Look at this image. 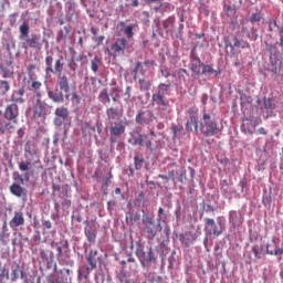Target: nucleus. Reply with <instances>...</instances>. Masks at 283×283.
<instances>
[{"label":"nucleus","instance_id":"59","mask_svg":"<svg viewBox=\"0 0 283 283\" xmlns=\"http://www.w3.org/2000/svg\"><path fill=\"white\" fill-rule=\"evenodd\" d=\"M170 178V180H176V170H171L168 172V179Z\"/></svg>","mask_w":283,"mask_h":283},{"label":"nucleus","instance_id":"34","mask_svg":"<svg viewBox=\"0 0 283 283\" xmlns=\"http://www.w3.org/2000/svg\"><path fill=\"white\" fill-rule=\"evenodd\" d=\"M71 103L75 107H78V105H81V95L78 93H76V92H73L71 94Z\"/></svg>","mask_w":283,"mask_h":283},{"label":"nucleus","instance_id":"51","mask_svg":"<svg viewBox=\"0 0 283 283\" xmlns=\"http://www.w3.org/2000/svg\"><path fill=\"white\" fill-rule=\"evenodd\" d=\"M143 65L146 67H154V65H156V62L154 60H146Z\"/></svg>","mask_w":283,"mask_h":283},{"label":"nucleus","instance_id":"20","mask_svg":"<svg viewBox=\"0 0 283 283\" xmlns=\"http://www.w3.org/2000/svg\"><path fill=\"white\" fill-rule=\"evenodd\" d=\"M57 85L61 92L67 94V92H70V80L67 78V75H60L57 77Z\"/></svg>","mask_w":283,"mask_h":283},{"label":"nucleus","instance_id":"45","mask_svg":"<svg viewBox=\"0 0 283 283\" xmlns=\"http://www.w3.org/2000/svg\"><path fill=\"white\" fill-rule=\"evenodd\" d=\"M20 171H28L30 169V161H21L19 164Z\"/></svg>","mask_w":283,"mask_h":283},{"label":"nucleus","instance_id":"64","mask_svg":"<svg viewBox=\"0 0 283 283\" xmlns=\"http://www.w3.org/2000/svg\"><path fill=\"white\" fill-rule=\"evenodd\" d=\"M120 283H138L132 279H125V280H122Z\"/></svg>","mask_w":283,"mask_h":283},{"label":"nucleus","instance_id":"33","mask_svg":"<svg viewBox=\"0 0 283 283\" xmlns=\"http://www.w3.org/2000/svg\"><path fill=\"white\" fill-rule=\"evenodd\" d=\"M142 147H146V149H151V139L149 136L145 134H140Z\"/></svg>","mask_w":283,"mask_h":283},{"label":"nucleus","instance_id":"14","mask_svg":"<svg viewBox=\"0 0 283 283\" xmlns=\"http://www.w3.org/2000/svg\"><path fill=\"white\" fill-rule=\"evenodd\" d=\"M151 98L153 103H155V105H158V107H160L164 112L165 109H167V107H169V102L163 93L156 92L153 94Z\"/></svg>","mask_w":283,"mask_h":283},{"label":"nucleus","instance_id":"1","mask_svg":"<svg viewBox=\"0 0 283 283\" xmlns=\"http://www.w3.org/2000/svg\"><path fill=\"white\" fill-rule=\"evenodd\" d=\"M19 41H22L21 49L22 50H43V42L41 41V34H31L30 36V24L28 22H23L19 27Z\"/></svg>","mask_w":283,"mask_h":283},{"label":"nucleus","instance_id":"58","mask_svg":"<svg viewBox=\"0 0 283 283\" xmlns=\"http://www.w3.org/2000/svg\"><path fill=\"white\" fill-rule=\"evenodd\" d=\"M125 96H127V98H132V86L126 87Z\"/></svg>","mask_w":283,"mask_h":283},{"label":"nucleus","instance_id":"30","mask_svg":"<svg viewBox=\"0 0 283 283\" xmlns=\"http://www.w3.org/2000/svg\"><path fill=\"white\" fill-rule=\"evenodd\" d=\"M53 63H54V57L52 55H46L45 56L46 73L51 72V74H54V67L52 66Z\"/></svg>","mask_w":283,"mask_h":283},{"label":"nucleus","instance_id":"18","mask_svg":"<svg viewBox=\"0 0 283 283\" xmlns=\"http://www.w3.org/2000/svg\"><path fill=\"white\" fill-rule=\"evenodd\" d=\"M28 90L29 92H33V94H35V96H38V98H41V87H43V84L40 82V81H36V80H29L28 81Z\"/></svg>","mask_w":283,"mask_h":283},{"label":"nucleus","instance_id":"27","mask_svg":"<svg viewBox=\"0 0 283 283\" xmlns=\"http://www.w3.org/2000/svg\"><path fill=\"white\" fill-rule=\"evenodd\" d=\"M98 98L103 105H107V103H112V99L109 98V92L107 88H103L98 95Z\"/></svg>","mask_w":283,"mask_h":283},{"label":"nucleus","instance_id":"24","mask_svg":"<svg viewBox=\"0 0 283 283\" xmlns=\"http://www.w3.org/2000/svg\"><path fill=\"white\" fill-rule=\"evenodd\" d=\"M48 96L51 101H53V103H63L65 101L63 92L54 93V91H49Z\"/></svg>","mask_w":283,"mask_h":283},{"label":"nucleus","instance_id":"39","mask_svg":"<svg viewBox=\"0 0 283 283\" xmlns=\"http://www.w3.org/2000/svg\"><path fill=\"white\" fill-rule=\"evenodd\" d=\"M124 34H126L127 39H132L134 36V27L133 25H127L124 29Z\"/></svg>","mask_w":283,"mask_h":283},{"label":"nucleus","instance_id":"47","mask_svg":"<svg viewBox=\"0 0 283 283\" xmlns=\"http://www.w3.org/2000/svg\"><path fill=\"white\" fill-rule=\"evenodd\" d=\"M262 15L260 13H253L250 18L251 23H258L261 21Z\"/></svg>","mask_w":283,"mask_h":283},{"label":"nucleus","instance_id":"42","mask_svg":"<svg viewBox=\"0 0 283 283\" xmlns=\"http://www.w3.org/2000/svg\"><path fill=\"white\" fill-rule=\"evenodd\" d=\"M252 253H253L254 258H256V260H260L262 258V253L260 252L259 245L252 247Z\"/></svg>","mask_w":283,"mask_h":283},{"label":"nucleus","instance_id":"8","mask_svg":"<svg viewBox=\"0 0 283 283\" xmlns=\"http://www.w3.org/2000/svg\"><path fill=\"white\" fill-rule=\"evenodd\" d=\"M135 120L137 125H149L150 123H154L156 120V116H154V112L150 109L140 111L136 117Z\"/></svg>","mask_w":283,"mask_h":283},{"label":"nucleus","instance_id":"5","mask_svg":"<svg viewBox=\"0 0 283 283\" xmlns=\"http://www.w3.org/2000/svg\"><path fill=\"white\" fill-rule=\"evenodd\" d=\"M188 114L190 118L186 123V130L187 132H200V126H198V111L196 108H189Z\"/></svg>","mask_w":283,"mask_h":283},{"label":"nucleus","instance_id":"57","mask_svg":"<svg viewBox=\"0 0 283 283\" xmlns=\"http://www.w3.org/2000/svg\"><path fill=\"white\" fill-rule=\"evenodd\" d=\"M11 277L12 280H17V277H19V269L12 270Z\"/></svg>","mask_w":283,"mask_h":283},{"label":"nucleus","instance_id":"54","mask_svg":"<svg viewBox=\"0 0 283 283\" xmlns=\"http://www.w3.org/2000/svg\"><path fill=\"white\" fill-rule=\"evenodd\" d=\"M116 138H120V136L111 135V137H109V143H111L112 145H115V143H118V139H116Z\"/></svg>","mask_w":283,"mask_h":283},{"label":"nucleus","instance_id":"25","mask_svg":"<svg viewBox=\"0 0 283 283\" xmlns=\"http://www.w3.org/2000/svg\"><path fill=\"white\" fill-rule=\"evenodd\" d=\"M136 222H140V212H136L134 214H126V224H128L129 227H134Z\"/></svg>","mask_w":283,"mask_h":283},{"label":"nucleus","instance_id":"21","mask_svg":"<svg viewBox=\"0 0 283 283\" xmlns=\"http://www.w3.org/2000/svg\"><path fill=\"white\" fill-rule=\"evenodd\" d=\"M9 189L12 196H15L17 198H21L27 193L25 188L21 187L19 184L11 185Z\"/></svg>","mask_w":283,"mask_h":283},{"label":"nucleus","instance_id":"56","mask_svg":"<svg viewBox=\"0 0 283 283\" xmlns=\"http://www.w3.org/2000/svg\"><path fill=\"white\" fill-rule=\"evenodd\" d=\"M158 218H159V220H163L164 218H166L165 217V209H163V208L158 209Z\"/></svg>","mask_w":283,"mask_h":283},{"label":"nucleus","instance_id":"38","mask_svg":"<svg viewBox=\"0 0 283 283\" xmlns=\"http://www.w3.org/2000/svg\"><path fill=\"white\" fill-rule=\"evenodd\" d=\"M128 143L130 145H133L134 147H136L137 145H139V147H142L140 134H138L137 137H133V138L128 139Z\"/></svg>","mask_w":283,"mask_h":283},{"label":"nucleus","instance_id":"31","mask_svg":"<svg viewBox=\"0 0 283 283\" xmlns=\"http://www.w3.org/2000/svg\"><path fill=\"white\" fill-rule=\"evenodd\" d=\"M101 65H103V60H101V57L98 56H95L91 62L92 72L94 73L98 72V67H101Z\"/></svg>","mask_w":283,"mask_h":283},{"label":"nucleus","instance_id":"2","mask_svg":"<svg viewBox=\"0 0 283 283\" xmlns=\"http://www.w3.org/2000/svg\"><path fill=\"white\" fill-rule=\"evenodd\" d=\"M199 132L203 136H216V134L220 133V127H218V120L203 111L202 119L199 124Z\"/></svg>","mask_w":283,"mask_h":283},{"label":"nucleus","instance_id":"12","mask_svg":"<svg viewBox=\"0 0 283 283\" xmlns=\"http://www.w3.org/2000/svg\"><path fill=\"white\" fill-rule=\"evenodd\" d=\"M275 109V99L266 98L263 99V106H261V112L264 118L273 116V111Z\"/></svg>","mask_w":283,"mask_h":283},{"label":"nucleus","instance_id":"53","mask_svg":"<svg viewBox=\"0 0 283 283\" xmlns=\"http://www.w3.org/2000/svg\"><path fill=\"white\" fill-rule=\"evenodd\" d=\"M69 67L70 70H72V72H76V62H74V60H72L70 63H69Z\"/></svg>","mask_w":283,"mask_h":283},{"label":"nucleus","instance_id":"4","mask_svg":"<svg viewBox=\"0 0 283 283\" xmlns=\"http://www.w3.org/2000/svg\"><path fill=\"white\" fill-rule=\"evenodd\" d=\"M136 255L142 264H149V262H156V256L151 247L148 248V251L146 252L143 249V245H138L136 250Z\"/></svg>","mask_w":283,"mask_h":283},{"label":"nucleus","instance_id":"17","mask_svg":"<svg viewBox=\"0 0 283 283\" xmlns=\"http://www.w3.org/2000/svg\"><path fill=\"white\" fill-rule=\"evenodd\" d=\"M109 134L111 136H123L125 134V124L123 122H112Z\"/></svg>","mask_w":283,"mask_h":283},{"label":"nucleus","instance_id":"49","mask_svg":"<svg viewBox=\"0 0 283 283\" xmlns=\"http://www.w3.org/2000/svg\"><path fill=\"white\" fill-rule=\"evenodd\" d=\"M182 126H172L171 127V132L174 134V136H178V134H180V132H182Z\"/></svg>","mask_w":283,"mask_h":283},{"label":"nucleus","instance_id":"19","mask_svg":"<svg viewBox=\"0 0 283 283\" xmlns=\"http://www.w3.org/2000/svg\"><path fill=\"white\" fill-rule=\"evenodd\" d=\"M25 94V88L21 87L18 91H14L11 95V103L17 105H23L25 103V99H23V95Z\"/></svg>","mask_w":283,"mask_h":283},{"label":"nucleus","instance_id":"7","mask_svg":"<svg viewBox=\"0 0 283 283\" xmlns=\"http://www.w3.org/2000/svg\"><path fill=\"white\" fill-rule=\"evenodd\" d=\"M3 116L7 120H12L15 125L19 124V105L8 104L4 108Z\"/></svg>","mask_w":283,"mask_h":283},{"label":"nucleus","instance_id":"40","mask_svg":"<svg viewBox=\"0 0 283 283\" xmlns=\"http://www.w3.org/2000/svg\"><path fill=\"white\" fill-rule=\"evenodd\" d=\"M229 46L233 50L235 48H240V40L237 36H233L229 42Z\"/></svg>","mask_w":283,"mask_h":283},{"label":"nucleus","instance_id":"9","mask_svg":"<svg viewBox=\"0 0 283 283\" xmlns=\"http://www.w3.org/2000/svg\"><path fill=\"white\" fill-rule=\"evenodd\" d=\"M0 74L2 75V78H12V76H14L12 59L3 60L0 62Z\"/></svg>","mask_w":283,"mask_h":283},{"label":"nucleus","instance_id":"43","mask_svg":"<svg viewBox=\"0 0 283 283\" xmlns=\"http://www.w3.org/2000/svg\"><path fill=\"white\" fill-rule=\"evenodd\" d=\"M202 74H216V70L211 65H203Z\"/></svg>","mask_w":283,"mask_h":283},{"label":"nucleus","instance_id":"6","mask_svg":"<svg viewBox=\"0 0 283 283\" xmlns=\"http://www.w3.org/2000/svg\"><path fill=\"white\" fill-rule=\"evenodd\" d=\"M268 255H283V248H280V239L273 237L265 244Z\"/></svg>","mask_w":283,"mask_h":283},{"label":"nucleus","instance_id":"62","mask_svg":"<svg viewBox=\"0 0 283 283\" xmlns=\"http://www.w3.org/2000/svg\"><path fill=\"white\" fill-rule=\"evenodd\" d=\"M207 101H209V96L207 94H203L201 96V103H203V105H207Z\"/></svg>","mask_w":283,"mask_h":283},{"label":"nucleus","instance_id":"36","mask_svg":"<svg viewBox=\"0 0 283 283\" xmlns=\"http://www.w3.org/2000/svg\"><path fill=\"white\" fill-rule=\"evenodd\" d=\"M170 87H171V82H168V83H160L159 85H158V92H160V94H163L164 92H169V90H170Z\"/></svg>","mask_w":283,"mask_h":283},{"label":"nucleus","instance_id":"55","mask_svg":"<svg viewBox=\"0 0 283 283\" xmlns=\"http://www.w3.org/2000/svg\"><path fill=\"white\" fill-rule=\"evenodd\" d=\"M40 258H42V260H45L46 262L48 260H50V258L48 256V252H45L44 250L40 252Z\"/></svg>","mask_w":283,"mask_h":283},{"label":"nucleus","instance_id":"10","mask_svg":"<svg viewBox=\"0 0 283 283\" xmlns=\"http://www.w3.org/2000/svg\"><path fill=\"white\" fill-rule=\"evenodd\" d=\"M125 50H127V39L125 38L117 39L115 43L111 45L113 56H120V54H125Z\"/></svg>","mask_w":283,"mask_h":283},{"label":"nucleus","instance_id":"48","mask_svg":"<svg viewBox=\"0 0 283 283\" xmlns=\"http://www.w3.org/2000/svg\"><path fill=\"white\" fill-rule=\"evenodd\" d=\"M275 28H277V21H275L274 19L269 21V30L270 32H273L275 30Z\"/></svg>","mask_w":283,"mask_h":283},{"label":"nucleus","instance_id":"11","mask_svg":"<svg viewBox=\"0 0 283 283\" xmlns=\"http://www.w3.org/2000/svg\"><path fill=\"white\" fill-rule=\"evenodd\" d=\"M205 231L207 235H222V230L218 229V224L213 219H205Z\"/></svg>","mask_w":283,"mask_h":283},{"label":"nucleus","instance_id":"3","mask_svg":"<svg viewBox=\"0 0 283 283\" xmlns=\"http://www.w3.org/2000/svg\"><path fill=\"white\" fill-rule=\"evenodd\" d=\"M142 222L144 224L143 231L148 238V240H154L158 231H163V226L160 221L156 224V220L154 217H149L148 214H144Z\"/></svg>","mask_w":283,"mask_h":283},{"label":"nucleus","instance_id":"50","mask_svg":"<svg viewBox=\"0 0 283 283\" xmlns=\"http://www.w3.org/2000/svg\"><path fill=\"white\" fill-rule=\"evenodd\" d=\"M64 120H65V119H62V117L56 116V117L54 118L53 123H54V125H56V127H61V126H63V122H64Z\"/></svg>","mask_w":283,"mask_h":283},{"label":"nucleus","instance_id":"35","mask_svg":"<svg viewBox=\"0 0 283 283\" xmlns=\"http://www.w3.org/2000/svg\"><path fill=\"white\" fill-rule=\"evenodd\" d=\"M63 72V62L61 60H56L53 69V74H61Z\"/></svg>","mask_w":283,"mask_h":283},{"label":"nucleus","instance_id":"63","mask_svg":"<svg viewBox=\"0 0 283 283\" xmlns=\"http://www.w3.org/2000/svg\"><path fill=\"white\" fill-rule=\"evenodd\" d=\"M48 283H56V281L54 280V275L53 274L48 276Z\"/></svg>","mask_w":283,"mask_h":283},{"label":"nucleus","instance_id":"32","mask_svg":"<svg viewBox=\"0 0 283 283\" xmlns=\"http://www.w3.org/2000/svg\"><path fill=\"white\" fill-rule=\"evenodd\" d=\"M139 74H142V76H145V74H147V69H145V66L143 65V62H137L134 69V74L135 76H137Z\"/></svg>","mask_w":283,"mask_h":283},{"label":"nucleus","instance_id":"46","mask_svg":"<svg viewBox=\"0 0 283 283\" xmlns=\"http://www.w3.org/2000/svg\"><path fill=\"white\" fill-rule=\"evenodd\" d=\"M27 70L30 78H32V76H34V71L36 70V64H29Z\"/></svg>","mask_w":283,"mask_h":283},{"label":"nucleus","instance_id":"44","mask_svg":"<svg viewBox=\"0 0 283 283\" xmlns=\"http://www.w3.org/2000/svg\"><path fill=\"white\" fill-rule=\"evenodd\" d=\"M160 72L164 78H169V76H171V72H169V69L167 66H161Z\"/></svg>","mask_w":283,"mask_h":283},{"label":"nucleus","instance_id":"26","mask_svg":"<svg viewBox=\"0 0 283 283\" xmlns=\"http://www.w3.org/2000/svg\"><path fill=\"white\" fill-rule=\"evenodd\" d=\"M55 116L62 118L63 120H67L70 112L64 106H61L55 109Z\"/></svg>","mask_w":283,"mask_h":283},{"label":"nucleus","instance_id":"37","mask_svg":"<svg viewBox=\"0 0 283 283\" xmlns=\"http://www.w3.org/2000/svg\"><path fill=\"white\" fill-rule=\"evenodd\" d=\"M145 163V159L138 157V156H135L134 157V165H135V169H143V164Z\"/></svg>","mask_w":283,"mask_h":283},{"label":"nucleus","instance_id":"16","mask_svg":"<svg viewBox=\"0 0 283 283\" xmlns=\"http://www.w3.org/2000/svg\"><path fill=\"white\" fill-rule=\"evenodd\" d=\"M106 116L108 120H116V118H120L123 116V105L112 106L106 109Z\"/></svg>","mask_w":283,"mask_h":283},{"label":"nucleus","instance_id":"61","mask_svg":"<svg viewBox=\"0 0 283 283\" xmlns=\"http://www.w3.org/2000/svg\"><path fill=\"white\" fill-rule=\"evenodd\" d=\"M258 134H261L262 136H266V134H268L266 128L260 127V128L258 129Z\"/></svg>","mask_w":283,"mask_h":283},{"label":"nucleus","instance_id":"60","mask_svg":"<svg viewBox=\"0 0 283 283\" xmlns=\"http://www.w3.org/2000/svg\"><path fill=\"white\" fill-rule=\"evenodd\" d=\"M43 227H45V229H52V221L50 220L44 221Z\"/></svg>","mask_w":283,"mask_h":283},{"label":"nucleus","instance_id":"52","mask_svg":"<svg viewBox=\"0 0 283 283\" xmlns=\"http://www.w3.org/2000/svg\"><path fill=\"white\" fill-rule=\"evenodd\" d=\"M94 41L97 43V45H101L105 41V35L95 36Z\"/></svg>","mask_w":283,"mask_h":283},{"label":"nucleus","instance_id":"28","mask_svg":"<svg viewBox=\"0 0 283 283\" xmlns=\"http://www.w3.org/2000/svg\"><path fill=\"white\" fill-rule=\"evenodd\" d=\"M10 92V82L0 80V96H6Z\"/></svg>","mask_w":283,"mask_h":283},{"label":"nucleus","instance_id":"13","mask_svg":"<svg viewBox=\"0 0 283 283\" xmlns=\"http://www.w3.org/2000/svg\"><path fill=\"white\" fill-rule=\"evenodd\" d=\"M17 129V124L13 120L7 119L3 117L0 119V134H13V132Z\"/></svg>","mask_w":283,"mask_h":283},{"label":"nucleus","instance_id":"41","mask_svg":"<svg viewBox=\"0 0 283 283\" xmlns=\"http://www.w3.org/2000/svg\"><path fill=\"white\" fill-rule=\"evenodd\" d=\"M85 132H88L90 134H94V132H96V126H92L90 124H85L83 126V134H85Z\"/></svg>","mask_w":283,"mask_h":283},{"label":"nucleus","instance_id":"29","mask_svg":"<svg viewBox=\"0 0 283 283\" xmlns=\"http://www.w3.org/2000/svg\"><path fill=\"white\" fill-rule=\"evenodd\" d=\"M138 83L140 92H149L151 90V82L149 80L140 78Z\"/></svg>","mask_w":283,"mask_h":283},{"label":"nucleus","instance_id":"23","mask_svg":"<svg viewBox=\"0 0 283 283\" xmlns=\"http://www.w3.org/2000/svg\"><path fill=\"white\" fill-rule=\"evenodd\" d=\"M98 260V250H92L87 256V263L90 264L91 269H96V261Z\"/></svg>","mask_w":283,"mask_h":283},{"label":"nucleus","instance_id":"15","mask_svg":"<svg viewBox=\"0 0 283 283\" xmlns=\"http://www.w3.org/2000/svg\"><path fill=\"white\" fill-rule=\"evenodd\" d=\"M23 224H25V218L23 217V212H14L13 218L9 222V227L11 229H18V227H23Z\"/></svg>","mask_w":283,"mask_h":283},{"label":"nucleus","instance_id":"22","mask_svg":"<svg viewBox=\"0 0 283 283\" xmlns=\"http://www.w3.org/2000/svg\"><path fill=\"white\" fill-rule=\"evenodd\" d=\"M84 233L90 242V244H94V242H96V235H97V231L96 229L92 228V227H86L84 229Z\"/></svg>","mask_w":283,"mask_h":283}]
</instances>
